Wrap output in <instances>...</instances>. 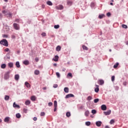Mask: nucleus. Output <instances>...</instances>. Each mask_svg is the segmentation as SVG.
Wrapping results in <instances>:
<instances>
[{
    "label": "nucleus",
    "mask_w": 128,
    "mask_h": 128,
    "mask_svg": "<svg viewBox=\"0 0 128 128\" xmlns=\"http://www.w3.org/2000/svg\"><path fill=\"white\" fill-rule=\"evenodd\" d=\"M58 106V102L56 100L54 101V108H57Z\"/></svg>",
    "instance_id": "a878e982"
},
{
    "label": "nucleus",
    "mask_w": 128,
    "mask_h": 128,
    "mask_svg": "<svg viewBox=\"0 0 128 128\" xmlns=\"http://www.w3.org/2000/svg\"><path fill=\"white\" fill-rule=\"evenodd\" d=\"M9 68H14V64L12 62H10L8 64Z\"/></svg>",
    "instance_id": "412c9836"
},
{
    "label": "nucleus",
    "mask_w": 128,
    "mask_h": 128,
    "mask_svg": "<svg viewBox=\"0 0 128 128\" xmlns=\"http://www.w3.org/2000/svg\"><path fill=\"white\" fill-rule=\"evenodd\" d=\"M8 14L9 16H12V13H8Z\"/></svg>",
    "instance_id": "0e129e2a"
},
{
    "label": "nucleus",
    "mask_w": 128,
    "mask_h": 128,
    "mask_svg": "<svg viewBox=\"0 0 128 128\" xmlns=\"http://www.w3.org/2000/svg\"><path fill=\"white\" fill-rule=\"evenodd\" d=\"M86 124L87 126H90V122H86Z\"/></svg>",
    "instance_id": "58836bf2"
},
{
    "label": "nucleus",
    "mask_w": 128,
    "mask_h": 128,
    "mask_svg": "<svg viewBox=\"0 0 128 128\" xmlns=\"http://www.w3.org/2000/svg\"><path fill=\"white\" fill-rule=\"evenodd\" d=\"M104 16V14H100L98 16L99 18H102Z\"/></svg>",
    "instance_id": "ea45409f"
},
{
    "label": "nucleus",
    "mask_w": 128,
    "mask_h": 128,
    "mask_svg": "<svg viewBox=\"0 0 128 128\" xmlns=\"http://www.w3.org/2000/svg\"><path fill=\"white\" fill-rule=\"evenodd\" d=\"M84 114L86 116H88V114H90V111L88 110H86L84 112Z\"/></svg>",
    "instance_id": "6ab92c4d"
},
{
    "label": "nucleus",
    "mask_w": 128,
    "mask_h": 128,
    "mask_svg": "<svg viewBox=\"0 0 128 128\" xmlns=\"http://www.w3.org/2000/svg\"><path fill=\"white\" fill-rule=\"evenodd\" d=\"M0 18H2V14H0Z\"/></svg>",
    "instance_id": "bf43d9fd"
},
{
    "label": "nucleus",
    "mask_w": 128,
    "mask_h": 128,
    "mask_svg": "<svg viewBox=\"0 0 128 128\" xmlns=\"http://www.w3.org/2000/svg\"><path fill=\"white\" fill-rule=\"evenodd\" d=\"M92 100V96H88L87 98V100Z\"/></svg>",
    "instance_id": "7c9ffc66"
},
{
    "label": "nucleus",
    "mask_w": 128,
    "mask_h": 128,
    "mask_svg": "<svg viewBox=\"0 0 128 128\" xmlns=\"http://www.w3.org/2000/svg\"><path fill=\"white\" fill-rule=\"evenodd\" d=\"M23 64H25V66H28V64H30V62L28 60H26L24 61Z\"/></svg>",
    "instance_id": "9d476101"
},
{
    "label": "nucleus",
    "mask_w": 128,
    "mask_h": 128,
    "mask_svg": "<svg viewBox=\"0 0 128 128\" xmlns=\"http://www.w3.org/2000/svg\"><path fill=\"white\" fill-rule=\"evenodd\" d=\"M4 122H10V117H6L4 120Z\"/></svg>",
    "instance_id": "a211bd4d"
},
{
    "label": "nucleus",
    "mask_w": 128,
    "mask_h": 128,
    "mask_svg": "<svg viewBox=\"0 0 128 128\" xmlns=\"http://www.w3.org/2000/svg\"><path fill=\"white\" fill-rule=\"evenodd\" d=\"M60 50H62V47H60V46H58L56 47V50L57 52H60Z\"/></svg>",
    "instance_id": "2eb2a0df"
},
{
    "label": "nucleus",
    "mask_w": 128,
    "mask_h": 128,
    "mask_svg": "<svg viewBox=\"0 0 128 128\" xmlns=\"http://www.w3.org/2000/svg\"><path fill=\"white\" fill-rule=\"evenodd\" d=\"M14 78L16 80H18L20 79V76L18 74H16Z\"/></svg>",
    "instance_id": "f3484780"
},
{
    "label": "nucleus",
    "mask_w": 128,
    "mask_h": 128,
    "mask_svg": "<svg viewBox=\"0 0 128 128\" xmlns=\"http://www.w3.org/2000/svg\"><path fill=\"white\" fill-rule=\"evenodd\" d=\"M100 100L98 98H96L94 100V102L96 104V102H98Z\"/></svg>",
    "instance_id": "c9c22d12"
},
{
    "label": "nucleus",
    "mask_w": 128,
    "mask_h": 128,
    "mask_svg": "<svg viewBox=\"0 0 128 128\" xmlns=\"http://www.w3.org/2000/svg\"><path fill=\"white\" fill-rule=\"evenodd\" d=\"M1 68H6V65L4 64H2L1 65Z\"/></svg>",
    "instance_id": "bb28decb"
},
{
    "label": "nucleus",
    "mask_w": 128,
    "mask_h": 128,
    "mask_svg": "<svg viewBox=\"0 0 128 128\" xmlns=\"http://www.w3.org/2000/svg\"><path fill=\"white\" fill-rule=\"evenodd\" d=\"M30 100L32 102H34V100H36V96H31Z\"/></svg>",
    "instance_id": "4468645a"
},
{
    "label": "nucleus",
    "mask_w": 128,
    "mask_h": 128,
    "mask_svg": "<svg viewBox=\"0 0 128 128\" xmlns=\"http://www.w3.org/2000/svg\"><path fill=\"white\" fill-rule=\"evenodd\" d=\"M25 86L26 88H30V84L28 82H25Z\"/></svg>",
    "instance_id": "5701e85b"
},
{
    "label": "nucleus",
    "mask_w": 128,
    "mask_h": 128,
    "mask_svg": "<svg viewBox=\"0 0 128 128\" xmlns=\"http://www.w3.org/2000/svg\"><path fill=\"white\" fill-rule=\"evenodd\" d=\"M105 128H110V127L108 126H106Z\"/></svg>",
    "instance_id": "774afa93"
},
{
    "label": "nucleus",
    "mask_w": 128,
    "mask_h": 128,
    "mask_svg": "<svg viewBox=\"0 0 128 128\" xmlns=\"http://www.w3.org/2000/svg\"><path fill=\"white\" fill-rule=\"evenodd\" d=\"M46 4H48V6H52V3L50 1L47 2Z\"/></svg>",
    "instance_id": "c85d7f7f"
},
{
    "label": "nucleus",
    "mask_w": 128,
    "mask_h": 128,
    "mask_svg": "<svg viewBox=\"0 0 128 128\" xmlns=\"http://www.w3.org/2000/svg\"><path fill=\"white\" fill-rule=\"evenodd\" d=\"M34 74H36V76H38V75L40 74V70H35V71H34Z\"/></svg>",
    "instance_id": "b1692460"
},
{
    "label": "nucleus",
    "mask_w": 128,
    "mask_h": 128,
    "mask_svg": "<svg viewBox=\"0 0 128 128\" xmlns=\"http://www.w3.org/2000/svg\"><path fill=\"white\" fill-rule=\"evenodd\" d=\"M5 100H10V96L8 95H6L4 96Z\"/></svg>",
    "instance_id": "4be33fe9"
},
{
    "label": "nucleus",
    "mask_w": 128,
    "mask_h": 128,
    "mask_svg": "<svg viewBox=\"0 0 128 128\" xmlns=\"http://www.w3.org/2000/svg\"><path fill=\"white\" fill-rule=\"evenodd\" d=\"M13 107L14 108H20V106L18 104H16V102H14V104H13Z\"/></svg>",
    "instance_id": "f8f14e48"
},
{
    "label": "nucleus",
    "mask_w": 128,
    "mask_h": 128,
    "mask_svg": "<svg viewBox=\"0 0 128 128\" xmlns=\"http://www.w3.org/2000/svg\"><path fill=\"white\" fill-rule=\"evenodd\" d=\"M98 83L100 86H102V84H104V80H99L98 82Z\"/></svg>",
    "instance_id": "39448f33"
},
{
    "label": "nucleus",
    "mask_w": 128,
    "mask_h": 128,
    "mask_svg": "<svg viewBox=\"0 0 128 128\" xmlns=\"http://www.w3.org/2000/svg\"><path fill=\"white\" fill-rule=\"evenodd\" d=\"M52 60L54 62H58V56H56L54 58H52Z\"/></svg>",
    "instance_id": "9b49d317"
},
{
    "label": "nucleus",
    "mask_w": 128,
    "mask_h": 128,
    "mask_svg": "<svg viewBox=\"0 0 128 128\" xmlns=\"http://www.w3.org/2000/svg\"><path fill=\"white\" fill-rule=\"evenodd\" d=\"M20 116H20V113L16 114V118H20Z\"/></svg>",
    "instance_id": "cd10ccee"
},
{
    "label": "nucleus",
    "mask_w": 128,
    "mask_h": 128,
    "mask_svg": "<svg viewBox=\"0 0 128 128\" xmlns=\"http://www.w3.org/2000/svg\"><path fill=\"white\" fill-rule=\"evenodd\" d=\"M35 60H36V62H38V58H35Z\"/></svg>",
    "instance_id": "13d9d810"
},
{
    "label": "nucleus",
    "mask_w": 128,
    "mask_h": 128,
    "mask_svg": "<svg viewBox=\"0 0 128 128\" xmlns=\"http://www.w3.org/2000/svg\"><path fill=\"white\" fill-rule=\"evenodd\" d=\"M42 90H46V87H44L42 88Z\"/></svg>",
    "instance_id": "680f3d73"
},
{
    "label": "nucleus",
    "mask_w": 128,
    "mask_h": 128,
    "mask_svg": "<svg viewBox=\"0 0 128 128\" xmlns=\"http://www.w3.org/2000/svg\"><path fill=\"white\" fill-rule=\"evenodd\" d=\"M92 114H96V110H92Z\"/></svg>",
    "instance_id": "49530a36"
},
{
    "label": "nucleus",
    "mask_w": 128,
    "mask_h": 128,
    "mask_svg": "<svg viewBox=\"0 0 128 128\" xmlns=\"http://www.w3.org/2000/svg\"><path fill=\"white\" fill-rule=\"evenodd\" d=\"M72 3L71 1H68L67 2V4H68V6H72Z\"/></svg>",
    "instance_id": "79ce46f5"
},
{
    "label": "nucleus",
    "mask_w": 128,
    "mask_h": 128,
    "mask_svg": "<svg viewBox=\"0 0 128 128\" xmlns=\"http://www.w3.org/2000/svg\"><path fill=\"white\" fill-rule=\"evenodd\" d=\"M74 95L73 94H68L66 96V98H74Z\"/></svg>",
    "instance_id": "6e6552de"
},
{
    "label": "nucleus",
    "mask_w": 128,
    "mask_h": 128,
    "mask_svg": "<svg viewBox=\"0 0 128 128\" xmlns=\"http://www.w3.org/2000/svg\"><path fill=\"white\" fill-rule=\"evenodd\" d=\"M118 64H119L117 62L116 64H115L114 66V68H118Z\"/></svg>",
    "instance_id": "473e14b6"
},
{
    "label": "nucleus",
    "mask_w": 128,
    "mask_h": 128,
    "mask_svg": "<svg viewBox=\"0 0 128 128\" xmlns=\"http://www.w3.org/2000/svg\"><path fill=\"white\" fill-rule=\"evenodd\" d=\"M10 72L8 71L7 72H6L4 76V80H8L10 78Z\"/></svg>",
    "instance_id": "f03ea898"
},
{
    "label": "nucleus",
    "mask_w": 128,
    "mask_h": 128,
    "mask_svg": "<svg viewBox=\"0 0 128 128\" xmlns=\"http://www.w3.org/2000/svg\"><path fill=\"white\" fill-rule=\"evenodd\" d=\"M53 66H56L57 64H53Z\"/></svg>",
    "instance_id": "338daca9"
},
{
    "label": "nucleus",
    "mask_w": 128,
    "mask_h": 128,
    "mask_svg": "<svg viewBox=\"0 0 128 128\" xmlns=\"http://www.w3.org/2000/svg\"><path fill=\"white\" fill-rule=\"evenodd\" d=\"M46 36V32H43L42 34V36Z\"/></svg>",
    "instance_id": "09e8293b"
},
{
    "label": "nucleus",
    "mask_w": 128,
    "mask_h": 128,
    "mask_svg": "<svg viewBox=\"0 0 128 128\" xmlns=\"http://www.w3.org/2000/svg\"><path fill=\"white\" fill-rule=\"evenodd\" d=\"M16 68H20V62H16Z\"/></svg>",
    "instance_id": "393cba45"
},
{
    "label": "nucleus",
    "mask_w": 128,
    "mask_h": 128,
    "mask_svg": "<svg viewBox=\"0 0 128 128\" xmlns=\"http://www.w3.org/2000/svg\"><path fill=\"white\" fill-rule=\"evenodd\" d=\"M54 112H56V107H54Z\"/></svg>",
    "instance_id": "052dcab7"
},
{
    "label": "nucleus",
    "mask_w": 128,
    "mask_h": 128,
    "mask_svg": "<svg viewBox=\"0 0 128 128\" xmlns=\"http://www.w3.org/2000/svg\"><path fill=\"white\" fill-rule=\"evenodd\" d=\"M15 22H20V19H16Z\"/></svg>",
    "instance_id": "5fc2aeb1"
},
{
    "label": "nucleus",
    "mask_w": 128,
    "mask_h": 128,
    "mask_svg": "<svg viewBox=\"0 0 128 128\" xmlns=\"http://www.w3.org/2000/svg\"><path fill=\"white\" fill-rule=\"evenodd\" d=\"M25 104L26 106H30V101L29 100H26L25 102Z\"/></svg>",
    "instance_id": "dca6fc26"
},
{
    "label": "nucleus",
    "mask_w": 128,
    "mask_h": 128,
    "mask_svg": "<svg viewBox=\"0 0 128 128\" xmlns=\"http://www.w3.org/2000/svg\"><path fill=\"white\" fill-rule=\"evenodd\" d=\"M13 26L14 28H15L16 30H20V25L18 24L14 23L13 24Z\"/></svg>",
    "instance_id": "7ed1b4c3"
},
{
    "label": "nucleus",
    "mask_w": 128,
    "mask_h": 128,
    "mask_svg": "<svg viewBox=\"0 0 128 128\" xmlns=\"http://www.w3.org/2000/svg\"><path fill=\"white\" fill-rule=\"evenodd\" d=\"M12 38H16V36H12Z\"/></svg>",
    "instance_id": "69168bd1"
},
{
    "label": "nucleus",
    "mask_w": 128,
    "mask_h": 128,
    "mask_svg": "<svg viewBox=\"0 0 128 128\" xmlns=\"http://www.w3.org/2000/svg\"><path fill=\"white\" fill-rule=\"evenodd\" d=\"M54 28H56V29L59 28H60V25H55L54 26Z\"/></svg>",
    "instance_id": "c03bdc74"
},
{
    "label": "nucleus",
    "mask_w": 128,
    "mask_h": 128,
    "mask_svg": "<svg viewBox=\"0 0 128 128\" xmlns=\"http://www.w3.org/2000/svg\"><path fill=\"white\" fill-rule=\"evenodd\" d=\"M56 76L57 78H60V73L58 72H56Z\"/></svg>",
    "instance_id": "72a5a7b5"
},
{
    "label": "nucleus",
    "mask_w": 128,
    "mask_h": 128,
    "mask_svg": "<svg viewBox=\"0 0 128 128\" xmlns=\"http://www.w3.org/2000/svg\"><path fill=\"white\" fill-rule=\"evenodd\" d=\"M23 111H24V114H26V112H28V109L24 108Z\"/></svg>",
    "instance_id": "de8ad7c7"
},
{
    "label": "nucleus",
    "mask_w": 128,
    "mask_h": 128,
    "mask_svg": "<svg viewBox=\"0 0 128 128\" xmlns=\"http://www.w3.org/2000/svg\"><path fill=\"white\" fill-rule=\"evenodd\" d=\"M2 37L5 38H8V34H3Z\"/></svg>",
    "instance_id": "4c0bfd02"
},
{
    "label": "nucleus",
    "mask_w": 128,
    "mask_h": 128,
    "mask_svg": "<svg viewBox=\"0 0 128 128\" xmlns=\"http://www.w3.org/2000/svg\"><path fill=\"white\" fill-rule=\"evenodd\" d=\"M0 44L4 46H8V40L6 39H2L0 41Z\"/></svg>",
    "instance_id": "f257e3e1"
},
{
    "label": "nucleus",
    "mask_w": 128,
    "mask_h": 128,
    "mask_svg": "<svg viewBox=\"0 0 128 128\" xmlns=\"http://www.w3.org/2000/svg\"><path fill=\"white\" fill-rule=\"evenodd\" d=\"M58 86L56 84H55L54 85V88H58Z\"/></svg>",
    "instance_id": "603ef678"
},
{
    "label": "nucleus",
    "mask_w": 128,
    "mask_h": 128,
    "mask_svg": "<svg viewBox=\"0 0 128 128\" xmlns=\"http://www.w3.org/2000/svg\"><path fill=\"white\" fill-rule=\"evenodd\" d=\"M114 124V120H112L110 121V124Z\"/></svg>",
    "instance_id": "a18cd8bd"
},
{
    "label": "nucleus",
    "mask_w": 128,
    "mask_h": 128,
    "mask_svg": "<svg viewBox=\"0 0 128 128\" xmlns=\"http://www.w3.org/2000/svg\"><path fill=\"white\" fill-rule=\"evenodd\" d=\"M67 76H70V78H72V73L70 72L68 74Z\"/></svg>",
    "instance_id": "a19ab883"
},
{
    "label": "nucleus",
    "mask_w": 128,
    "mask_h": 128,
    "mask_svg": "<svg viewBox=\"0 0 128 128\" xmlns=\"http://www.w3.org/2000/svg\"><path fill=\"white\" fill-rule=\"evenodd\" d=\"M112 82H114V76H112Z\"/></svg>",
    "instance_id": "3c124183"
},
{
    "label": "nucleus",
    "mask_w": 128,
    "mask_h": 128,
    "mask_svg": "<svg viewBox=\"0 0 128 128\" xmlns=\"http://www.w3.org/2000/svg\"><path fill=\"white\" fill-rule=\"evenodd\" d=\"M104 114L105 116H110V114H112V110H108L107 112H104Z\"/></svg>",
    "instance_id": "423d86ee"
},
{
    "label": "nucleus",
    "mask_w": 128,
    "mask_h": 128,
    "mask_svg": "<svg viewBox=\"0 0 128 128\" xmlns=\"http://www.w3.org/2000/svg\"><path fill=\"white\" fill-rule=\"evenodd\" d=\"M66 116L67 118H70V112H67L66 113Z\"/></svg>",
    "instance_id": "c756f323"
},
{
    "label": "nucleus",
    "mask_w": 128,
    "mask_h": 128,
    "mask_svg": "<svg viewBox=\"0 0 128 128\" xmlns=\"http://www.w3.org/2000/svg\"><path fill=\"white\" fill-rule=\"evenodd\" d=\"M2 14H5V16H6V14H8V12L6 11V10H4L2 12Z\"/></svg>",
    "instance_id": "37998d69"
},
{
    "label": "nucleus",
    "mask_w": 128,
    "mask_h": 128,
    "mask_svg": "<svg viewBox=\"0 0 128 128\" xmlns=\"http://www.w3.org/2000/svg\"><path fill=\"white\" fill-rule=\"evenodd\" d=\"M122 28H128V26L126 25V24H122Z\"/></svg>",
    "instance_id": "f704fd0d"
},
{
    "label": "nucleus",
    "mask_w": 128,
    "mask_h": 128,
    "mask_svg": "<svg viewBox=\"0 0 128 128\" xmlns=\"http://www.w3.org/2000/svg\"><path fill=\"white\" fill-rule=\"evenodd\" d=\"M123 84H124V86H126V82H124L123 83Z\"/></svg>",
    "instance_id": "e2e57ef3"
},
{
    "label": "nucleus",
    "mask_w": 128,
    "mask_h": 128,
    "mask_svg": "<svg viewBox=\"0 0 128 128\" xmlns=\"http://www.w3.org/2000/svg\"><path fill=\"white\" fill-rule=\"evenodd\" d=\"M96 88L94 89V92H100V88H100V86L96 84Z\"/></svg>",
    "instance_id": "0eeeda50"
},
{
    "label": "nucleus",
    "mask_w": 128,
    "mask_h": 128,
    "mask_svg": "<svg viewBox=\"0 0 128 128\" xmlns=\"http://www.w3.org/2000/svg\"><path fill=\"white\" fill-rule=\"evenodd\" d=\"M46 116V113L44 112H42L40 113V116Z\"/></svg>",
    "instance_id": "e433bc0d"
},
{
    "label": "nucleus",
    "mask_w": 128,
    "mask_h": 128,
    "mask_svg": "<svg viewBox=\"0 0 128 128\" xmlns=\"http://www.w3.org/2000/svg\"><path fill=\"white\" fill-rule=\"evenodd\" d=\"M64 92H68V88L66 87L64 88Z\"/></svg>",
    "instance_id": "2f4dec72"
},
{
    "label": "nucleus",
    "mask_w": 128,
    "mask_h": 128,
    "mask_svg": "<svg viewBox=\"0 0 128 128\" xmlns=\"http://www.w3.org/2000/svg\"><path fill=\"white\" fill-rule=\"evenodd\" d=\"M56 10H64V6H62V5H59V6H56Z\"/></svg>",
    "instance_id": "20e7f679"
},
{
    "label": "nucleus",
    "mask_w": 128,
    "mask_h": 128,
    "mask_svg": "<svg viewBox=\"0 0 128 128\" xmlns=\"http://www.w3.org/2000/svg\"><path fill=\"white\" fill-rule=\"evenodd\" d=\"M106 16H110V12H108L106 14Z\"/></svg>",
    "instance_id": "4d7b16f0"
},
{
    "label": "nucleus",
    "mask_w": 128,
    "mask_h": 128,
    "mask_svg": "<svg viewBox=\"0 0 128 128\" xmlns=\"http://www.w3.org/2000/svg\"><path fill=\"white\" fill-rule=\"evenodd\" d=\"M5 52H10V48H6V49L4 50Z\"/></svg>",
    "instance_id": "864d4df0"
},
{
    "label": "nucleus",
    "mask_w": 128,
    "mask_h": 128,
    "mask_svg": "<svg viewBox=\"0 0 128 128\" xmlns=\"http://www.w3.org/2000/svg\"><path fill=\"white\" fill-rule=\"evenodd\" d=\"M82 47L83 50H88V48L86 46L83 45Z\"/></svg>",
    "instance_id": "aec40b11"
},
{
    "label": "nucleus",
    "mask_w": 128,
    "mask_h": 128,
    "mask_svg": "<svg viewBox=\"0 0 128 128\" xmlns=\"http://www.w3.org/2000/svg\"><path fill=\"white\" fill-rule=\"evenodd\" d=\"M33 120L34 122H36L38 120V118H36V117H34L33 118Z\"/></svg>",
    "instance_id": "6e6d98bb"
},
{
    "label": "nucleus",
    "mask_w": 128,
    "mask_h": 128,
    "mask_svg": "<svg viewBox=\"0 0 128 128\" xmlns=\"http://www.w3.org/2000/svg\"><path fill=\"white\" fill-rule=\"evenodd\" d=\"M101 109L102 110H106V106L103 104L101 106Z\"/></svg>",
    "instance_id": "1a4fd4ad"
},
{
    "label": "nucleus",
    "mask_w": 128,
    "mask_h": 128,
    "mask_svg": "<svg viewBox=\"0 0 128 128\" xmlns=\"http://www.w3.org/2000/svg\"><path fill=\"white\" fill-rule=\"evenodd\" d=\"M96 124L97 126H102V122L100 121L96 122Z\"/></svg>",
    "instance_id": "ddd939ff"
},
{
    "label": "nucleus",
    "mask_w": 128,
    "mask_h": 128,
    "mask_svg": "<svg viewBox=\"0 0 128 128\" xmlns=\"http://www.w3.org/2000/svg\"><path fill=\"white\" fill-rule=\"evenodd\" d=\"M48 106H52V102H50L48 104Z\"/></svg>",
    "instance_id": "8fccbe9b"
}]
</instances>
